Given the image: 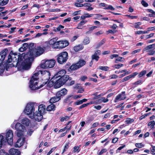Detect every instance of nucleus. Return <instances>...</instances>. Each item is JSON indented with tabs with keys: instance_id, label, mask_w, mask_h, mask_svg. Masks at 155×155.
I'll return each instance as SVG.
<instances>
[{
	"instance_id": "obj_1",
	"label": "nucleus",
	"mask_w": 155,
	"mask_h": 155,
	"mask_svg": "<svg viewBox=\"0 0 155 155\" xmlns=\"http://www.w3.org/2000/svg\"><path fill=\"white\" fill-rule=\"evenodd\" d=\"M49 71L46 70L39 71L35 73L31 77L29 87L32 91H35L42 87L47 84L50 78Z\"/></svg>"
},
{
	"instance_id": "obj_2",
	"label": "nucleus",
	"mask_w": 155,
	"mask_h": 155,
	"mask_svg": "<svg viewBox=\"0 0 155 155\" xmlns=\"http://www.w3.org/2000/svg\"><path fill=\"white\" fill-rule=\"evenodd\" d=\"M33 60L31 56L26 57L23 54L18 55L16 54L13 57L9 54L7 62L8 63L12 62V66L17 67L19 70H28L30 68L31 65V61Z\"/></svg>"
},
{
	"instance_id": "obj_3",
	"label": "nucleus",
	"mask_w": 155,
	"mask_h": 155,
	"mask_svg": "<svg viewBox=\"0 0 155 155\" xmlns=\"http://www.w3.org/2000/svg\"><path fill=\"white\" fill-rule=\"evenodd\" d=\"M2 134L5 136L0 135V149L3 145L8 142L10 145H12L13 143V133L12 130H9L5 133Z\"/></svg>"
},
{
	"instance_id": "obj_4",
	"label": "nucleus",
	"mask_w": 155,
	"mask_h": 155,
	"mask_svg": "<svg viewBox=\"0 0 155 155\" xmlns=\"http://www.w3.org/2000/svg\"><path fill=\"white\" fill-rule=\"evenodd\" d=\"M45 51L44 49L41 46H37L35 48L30 51L29 56L31 57L32 60L34 58V56L36 57L39 56L42 54Z\"/></svg>"
},
{
	"instance_id": "obj_5",
	"label": "nucleus",
	"mask_w": 155,
	"mask_h": 155,
	"mask_svg": "<svg viewBox=\"0 0 155 155\" xmlns=\"http://www.w3.org/2000/svg\"><path fill=\"white\" fill-rule=\"evenodd\" d=\"M38 106V104L35 103H28L24 110V113L28 115L34 113L35 109Z\"/></svg>"
},
{
	"instance_id": "obj_6",
	"label": "nucleus",
	"mask_w": 155,
	"mask_h": 155,
	"mask_svg": "<svg viewBox=\"0 0 155 155\" xmlns=\"http://www.w3.org/2000/svg\"><path fill=\"white\" fill-rule=\"evenodd\" d=\"M58 62L61 64L66 62L68 58V54L66 51H63L57 56Z\"/></svg>"
},
{
	"instance_id": "obj_7",
	"label": "nucleus",
	"mask_w": 155,
	"mask_h": 155,
	"mask_svg": "<svg viewBox=\"0 0 155 155\" xmlns=\"http://www.w3.org/2000/svg\"><path fill=\"white\" fill-rule=\"evenodd\" d=\"M86 64V61L84 59H80L76 63L71 65L69 69L71 70H76L83 66Z\"/></svg>"
},
{
	"instance_id": "obj_8",
	"label": "nucleus",
	"mask_w": 155,
	"mask_h": 155,
	"mask_svg": "<svg viewBox=\"0 0 155 155\" xmlns=\"http://www.w3.org/2000/svg\"><path fill=\"white\" fill-rule=\"evenodd\" d=\"M55 62V61L54 59L47 60L41 64V67L43 68H51L54 67Z\"/></svg>"
},
{
	"instance_id": "obj_9",
	"label": "nucleus",
	"mask_w": 155,
	"mask_h": 155,
	"mask_svg": "<svg viewBox=\"0 0 155 155\" xmlns=\"http://www.w3.org/2000/svg\"><path fill=\"white\" fill-rule=\"evenodd\" d=\"M64 82L67 86H71L73 85L75 83V81L72 80V78L68 75L63 76Z\"/></svg>"
},
{
	"instance_id": "obj_10",
	"label": "nucleus",
	"mask_w": 155,
	"mask_h": 155,
	"mask_svg": "<svg viewBox=\"0 0 155 155\" xmlns=\"http://www.w3.org/2000/svg\"><path fill=\"white\" fill-rule=\"evenodd\" d=\"M69 44L67 40L58 41L56 43V48H63L68 46Z\"/></svg>"
},
{
	"instance_id": "obj_11",
	"label": "nucleus",
	"mask_w": 155,
	"mask_h": 155,
	"mask_svg": "<svg viewBox=\"0 0 155 155\" xmlns=\"http://www.w3.org/2000/svg\"><path fill=\"white\" fill-rule=\"evenodd\" d=\"M63 78V76L60 77L57 80L55 81L54 87L55 88H58L64 84Z\"/></svg>"
},
{
	"instance_id": "obj_12",
	"label": "nucleus",
	"mask_w": 155,
	"mask_h": 155,
	"mask_svg": "<svg viewBox=\"0 0 155 155\" xmlns=\"http://www.w3.org/2000/svg\"><path fill=\"white\" fill-rule=\"evenodd\" d=\"M43 114L39 112H37L36 111L35 112L33 113V115L32 116L36 121L38 122L41 121L43 118Z\"/></svg>"
},
{
	"instance_id": "obj_13",
	"label": "nucleus",
	"mask_w": 155,
	"mask_h": 155,
	"mask_svg": "<svg viewBox=\"0 0 155 155\" xmlns=\"http://www.w3.org/2000/svg\"><path fill=\"white\" fill-rule=\"evenodd\" d=\"M25 137L19 138L15 143V147H20L22 146L25 142Z\"/></svg>"
},
{
	"instance_id": "obj_14",
	"label": "nucleus",
	"mask_w": 155,
	"mask_h": 155,
	"mask_svg": "<svg viewBox=\"0 0 155 155\" xmlns=\"http://www.w3.org/2000/svg\"><path fill=\"white\" fill-rule=\"evenodd\" d=\"M126 97L125 91H122L121 93L119 94L116 96L114 101L115 103H116L118 100H124L126 98Z\"/></svg>"
},
{
	"instance_id": "obj_15",
	"label": "nucleus",
	"mask_w": 155,
	"mask_h": 155,
	"mask_svg": "<svg viewBox=\"0 0 155 155\" xmlns=\"http://www.w3.org/2000/svg\"><path fill=\"white\" fill-rule=\"evenodd\" d=\"M8 52V50L6 48L0 52V62L2 63L3 62Z\"/></svg>"
},
{
	"instance_id": "obj_16",
	"label": "nucleus",
	"mask_w": 155,
	"mask_h": 155,
	"mask_svg": "<svg viewBox=\"0 0 155 155\" xmlns=\"http://www.w3.org/2000/svg\"><path fill=\"white\" fill-rule=\"evenodd\" d=\"M67 90L65 88H64L58 91L56 93L57 94V95L59 96L61 99V97L67 94Z\"/></svg>"
},
{
	"instance_id": "obj_17",
	"label": "nucleus",
	"mask_w": 155,
	"mask_h": 155,
	"mask_svg": "<svg viewBox=\"0 0 155 155\" xmlns=\"http://www.w3.org/2000/svg\"><path fill=\"white\" fill-rule=\"evenodd\" d=\"M15 129L17 131H24L25 127L19 123H17L15 125Z\"/></svg>"
},
{
	"instance_id": "obj_18",
	"label": "nucleus",
	"mask_w": 155,
	"mask_h": 155,
	"mask_svg": "<svg viewBox=\"0 0 155 155\" xmlns=\"http://www.w3.org/2000/svg\"><path fill=\"white\" fill-rule=\"evenodd\" d=\"M55 95L56 96L50 98L49 100V102L50 103L53 104L59 101L61 99L60 97L57 95L56 93V94Z\"/></svg>"
},
{
	"instance_id": "obj_19",
	"label": "nucleus",
	"mask_w": 155,
	"mask_h": 155,
	"mask_svg": "<svg viewBox=\"0 0 155 155\" xmlns=\"http://www.w3.org/2000/svg\"><path fill=\"white\" fill-rule=\"evenodd\" d=\"M9 153L11 155H19L21 153L20 151L18 149L13 148L9 150Z\"/></svg>"
},
{
	"instance_id": "obj_20",
	"label": "nucleus",
	"mask_w": 155,
	"mask_h": 155,
	"mask_svg": "<svg viewBox=\"0 0 155 155\" xmlns=\"http://www.w3.org/2000/svg\"><path fill=\"white\" fill-rule=\"evenodd\" d=\"M38 106V112L43 114H44L45 112V106L44 104H41Z\"/></svg>"
},
{
	"instance_id": "obj_21",
	"label": "nucleus",
	"mask_w": 155,
	"mask_h": 155,
	"mask_svg": "<svg viewBox=\"0 0 155 155\" xmlns=\"http://www.w3.org/2000/svg\"><path fill=\"white\" fill-rule=\"evenodd\" d=\"M136 76V72H134L132 74H130L125 78H124L120 81V83H122L129 80L131 78H134Z\"/></svg>"
},
{
	"instance_id": "obj_22",
	"label": "nucleus",
	"mask_w": 155,
	"mask_h": 155,
	"mask_svg": "<svg viewBox=\"0 0 155 155\" xmlns=\"http://www.w3.org/2000/svg\"><path fill=\"white\" fill-rule=\"evenodd\" d=\"M73 99V95H68L64 99V103H68L70 102V104H71L73 101H71Z\"/></svg>"
},
{
	"instance_id": "obj_23",
	"label": "nucleus",
	"mask_w": 155,
	"mask_h": 155,
	"mask_svg": "<svg viewBox=\"0 0 155 155\" xmlns=\"http://www.w3.org/2000/svg\"><path fill=\"white\" fill-rule=\"evenodd\" d=\"M21 123L26 126H28L30 123V121L28 118L25 117L21 120Z\"/></svg>"
},
{
	"instance_id": "obj_24",
	"label": "nucleus",
	"mask_w": 155,
	"mask_h": 155,
	"mask_svg": "<svg viewBox=\"0 0 155 155\" xmlns=\"http://www.w3.org/2000/svg\"><path fill=\"white\" fill-rule=\"evenodd\" d=\"M84 48V46L82 45L79 44L78 45L75 46L74 47V49L75 52H78Z\"/></svg>"
},
{
	"instance_id": "obj_25",
	"label": "nucleus",
	"mask_w": 155,
	"mask_h": 155,
	"mask_svg": "<svg viewBox=\"0 0 155 155\" xmlns=\"http://www.w3.org/2000/svg\"><path fill=\"white\" fill-rule=\"evenodd\" d=\"M58 39V38H54L51 39L48 42V44L50 45H55L56 46L57 41Z\"/></svg>"
},
{
	"instance_id": "obj_26",
	"label": "nucleus",
	"mask_w": 155,
	"mask_h": 155,
	"mask_svg": "<svg viewBox=\"0 0 155 155\" xmlns=\"http://www.w3.org/2000/svg\"><path fill=\"white\" fill-rule=\"evenodd\" d=\"M54 78H55V76H54L52 77V78L51 79V80L48 81L47 82V86L50 87H51L53 85H54V82H55V81H54Z\"/></svg>"
},
{
	"instance_id": "obj_27",
	"label": "nucleus",
	"mask_w": 155,
	"mask_h": 155,
	"mask_svg": "<svg viewBox=\"0 0 155 155\" xmlns=\"http://www.w3.org/2000/svg\"><path fill=\"white\" fill-rule=\"evenodd\" d=\"M55 106L53 104H51L50 105L48 106L46 110L48 111H50L52 110H55Z\"/></svg>"
},
{
	"instance_id": "obj_28",
	"label": "nucleus",
	"mask_w": 155,
	"mask_h": 155,
	"mask_svg": "<svg viewBox=\"0 0 155 155\" xmlns=\"http://www.w3.org/2000/svg\"><path fill=\"white\" fill-rule=\"evenodd\" d=\"M87 21L82 20L80 23H79L78 25V26L76 28L79 29H81L82 28V26L83 25H84L86 22Z\"/></svg>"
},
{
	"instance_id": "obj_29",
	"label": "nucleus",
	"mask_w": 155,
	"mask_h": 155,
	"mask_svg": "<svg viewBox=\"0 0 155 155\" xmlns=\"http://www.w3.org/2000/svg\"><path fill=\"white\" fill-rule=\"evenodd\" d=\"M97 28V26H93L90 27L89 29V30L86 32V34H89L91 33L92 32L93 30Z\"/></svg>"
},
{
	"instance_id": "obj_30",
	"label": "nucleus",
	"mask_w": 155,
	"mask_h": 155,
	"mask_svg": "<svg viewBox=\"0 0 155 155\" xmlns=\"http://www.w3.org/2000/svg\"><path fill=\"white\" fill-rule=\"evenodd\" d=\"M109 100L107 98H105L104 97H101L100 99L97 100L98 103H101L103 101L104 103H106Z\"/></svg>"
},
{
	"instance_id": "obj_31",
	"label": "nucleus",
	"mask_w": 155,
	"mask_h": 155,
	"mask_svg": "<svg viewBox=\"0 0 155 155\" xmlns=\"http://www.w3.org/2000/svg\"><path fill=\"white\" fill-rule=\"evenodd\" d=\"M155 48V44H153L147 46L145 48L146 51L148 50L151 49H154Z\"/></svg>"
},
{
	"instance_id": "obj_32",
	"label": "nucleus",
	"mask_w": 155,
	"mask_h": 155,
	"mask_svg": "<svg viewBox=\"0 0 155 155\" xmlns=\"http://www.w3.org/2000/svg\"><path fill=\"white\" fill-rule=\"evenodd\" d=\"M71 63L69 62H68L66 64V65L65 66V68L67 70V71L70 72H71L72 71H74L75 70H71L69 69V68L71 66Z\"/></svg>"
},
{
	"instance_id": "obj_33",
	"label": "nucleus",
	"mask_w": 155,
	"mask_h": 155,
	"mask_svg": "<svg viewBox=\"0 0 155 155\" xmlns=\"http://www.w3.org/2000/svg\"><path fill=\"white\" fill-rule=\"evenodd\" d=\"M98 69L101 70L102 71H107L109 70V67L107 66H99L98 68Z\"/></svg>"
},
{
	"instance_id": "obj_34",
	"label": "nucleus",
	"mask_w": 155,
	"mask_h": 155,
	"mask_svg": "<svg viewBox=\"0 0 155 155\" xmlns=\"http://www.w3.org/2000/svg\"><path fill=\"white\" fill-rule=\"evenodd\" d=\"M66 72L65 70L63 69L59 71L58 74H59V76L61 77L62 76H64V74L66 73Z\"/></svg>"
},
{
	"instance_id": "obj_35",
	"label": "nucleus",
	"mask_w": 155,
	"mask_h": 155,
	"mask_svg": "<svg viewBox=\"0 0 155 155\" xmlns=\"http://www.w3.org/2000/svg\"><path fill=\"white\" fill-rule=\"evenodd\" d=\"M9 0H0V5L4 6L6 5L8 2Z\"/></svg>"
},
{
	"instance_id": "obj_36",
	"label": "nucleus",
	"mask_w": 155,
	"mask_h": 155,
	"mask_svg": "<svg viewBox=\"0 0 155 155\" xmlns=\"http://www.w3.org/2000/svg\"><path fill=\"white\" fill-rule=\"evenodd\" d=\"M94 120V117L92 116L88 117L86 120V123H89Z\"/></svg>"
},
{
	"instance_id": "obj_37",
	"label": "nucleus",
	"mask_w": 155,
	"mask_h": 155,
	"mask_svg": "<svg viewBox=\"0 0 155 155\" xmlns=\"http://www.w3.org/2000/svg\"><path fill=\"white\" fill-rule=\"evenodd\" d=\"M69 142L67 143L65 146H64V149H63V151L62 153L61 154H63L66 151V150L68 149L69 148Z\"/></svg>"
},
{
	"instance_id": "obj_38",
	"label": "nucleus",
	"mask_w": 155,
	"mask_h": 155,
	"mask_svg": "<svg viewBox=\"0 0 155 155\" xmlns=\"http://www.w3.org/2000/svg\"><path fill=\"white\" fill-rule=\"evenodd\" d=\"M134 120L133 119H131L130 118H127L125 121V122L127 124H130L134 121Z\"/></svg>"
},
{
	"instance_id": "obj_39",
	"label": "nucleus",
	"mask_w": 155,
	"mask_h": 155,
	"mask_svg": "<svg viewBox=\"0 0 155 155\" xmlns=\"http://www.w3.org/2000/svg\"><path fill=\"white\" fill-rule=\"evenodd\" d=\"M90 41L88 37H87L84 40L83 42V44L84 45H87L88 44L90 43Z\"/></svg>"
},
{
	"instance_id": "obj_40",
	"label": "nucleus",
	"mask_w": 155,
	"mask_h": 155,
	"mask_svg": "<svg viewBox=\"0 0 155 155\" xmlns=\"http://www.w3.org/2000/svg\"><path fill=\"white\" fill-rule=\"evenodd\" d=\"M24 131H18L17 134V136L19 138L23 137L24 136L23 132Z\"/></svg>"
},
{
	"instance_id": "obj_41",
	"label": "nucleus",
	"mask_w": 155,
	"mask_h": 155,
	"mask_svg": "<svg viewBox=\"0 0 155 155\" xmlns=\"http://www.w3.org/2000/svg\"><path fill=\"white\" fill-rule=\"evenodd\" d=\"M104 9H110L111 10H115V8L110 5H107L104 8Z\"/></svg>"
},
{
	"instance_id": "obj_42",
	"label": "nucleus",
	"mask_w": 155,
	"mask_h": 155,
	"mask_svg": "<svg viewBox=\"0 0 155 155\" xmlns=\"http://www.w3.org/2000/svg\"><path fill=\"white\" fill-rule=\"evenodd\" d=\"M34 44L33 43H31L28 45V48L29 50V53H30V51H31L32 50L35 48L36 46L34 47Z\"/></svg>"
},
{
	"instance_id": "obj_43",
	"label": "nucleus",
	"mask_w": 155,
	"mask_h": 155,
	"mask_svg": "<svg viewBox=\"0 0 155 155\" xmlns=\"http://www.w3.org/2000/svg\"><path fill=\"white\" fill-rule=\"evenodd\" d=\"M91 59H92V60H95L96 61H98L100 58V57L99 56H98V55H91Z\"/></svg>"
},
{
	"instance_id": "obj_44",
	"label": "nucleus",
	"mask_w": 155,
	"mask_h": 155,
	"mask_svg": "<svg viewBox=\"0 0 155 155\" xmlns=\"http://www.w3.org/2000/svg\"><path fill=\"white\" fill-rule=\"evenodd\" d=\"M80 147V146H75L73 148V152L75 153L76 152H77L78 153L79 152L80 150L79 149Z\"/></svg>"
},
{
	"instance_id": "obj_45",
	"label": "nucleus",
	"mask_w": 155,
	"mask_h": 155,
	"mask_svg": "<svg viewBox=\"0 0 155 155\" xmlns=\"http://www.w3.org/2000/svg\"><path fill=\"white\" fill-rule=\"evenodd\" d=\"M123 59L124 60V58L121 57H118V58L116 59L115 61L116 63H117L118 61H123Z\"/></svg>"
},
{
	"instance_id": "obj_46",
	"label": "nucleus",
	"mask_w": 155,
	"mask_h": 155,
	"mask_svg": "<svg viewBox=\"0 0 155 155\" xmlns=\"http://www.w3.org/2000/svg\"><path fill=\"white\" fill-rule=\"evenodd\" d=\"M105 39H103L98 44L97 47L98 48L100 47L103 45L104 44V43H105Z\"/></svg>"
},
{
	"instance_id": "obj_47",
	"label": "nucleus",
	"mask_w": 155,
	"mask_h": 155,
	"mask_svg": "<svg viewBox=\"0 0 155 155\" xmlns=\"http://www.w3.org/2000/svg\"><path fill=\"white\" fill-rule=\"evenodd\" d=\"M141 4L143 6L145 7H147L148 6V4L143 0L141 1Z\"/></svg>"
},
{
	"instance_id": "obj_48",
	"label": "nucleus",
	"mask_w": 155,
	"mask_h": 155,
	"mask_svg": "<svg viewBox=\"0 0 155 155\" xmlns=\"http://www.w3.org/2000/svg\"><path fill=\"white\" fill-rule=\"evenodd\" d=\"M124 66V64H115L114 65V68L116 69H119L120 68Z\"/></svg>"
},
{
	"instance_id": "obj_49",
	"label": "nucleus",
	"mask_w": 155,
	"mask_h": 155,
	"mask_svg": "<svg viewBox=\"0 0 155 155\" xmlns=\"http://www.w3.org/2000/svg\"><path fill=\"white\" fill-rule=\"evenodd\" d=\"M0 155H9L8 154L5 152L3 150H0Z\"/></svg>"
},
{
	"instance_id": "obj_50",
	"label": "nucleus",
	"mask_w": 155,
	"mask_h": 155,
	"mask_svg": "<svg viewBox=\"0 0 155 155\" xmlns=\"http://www.w3.org/2000/svg\"><path fill=\"white\" fill-rule=\"evenodd\" d=\"M125 147V145H124L122 146H120L119 148H118V149H117V150H116V153H118L120 152V151H119L120 150H121V149Z\"/></svg>"
},
{
	"instance_id": "obj_51",
	"label": "nucleus",
	"mask_w": 155,
	"mask_h": 155,
	"mask_svg": "<svg viewBox=\"0 0 155 155\" xmlns=\"http://www.w3.org/2000/svg\"><path fill=\"white\" fill-rule=\"evenodd\" d=\"M5 70V68L3 66H0V75L2 74Z\"/></svg>"
},
{
	"instance_id": "obj_52",
	"label": "nucleus",
	"mask_w": 155,
	"mask_h": 155,
	"mask_svg": "<svg viewBox=\"0 0 155 155\" xmlns=\"http://www.w3.org/2000/svg\"><path fill=\"white\" fill-rule=\"evenodd\" d=\"M146 72V71H143L140 72L138 76L140 78L143 76L145 74Z\"/></svg>"
},
{
	"instance_id": "obj_53",
	"label": "nucleus",
	"mask_w": 155,
	"mask_h": 155,
	"mask_svg": "<svg viewBox=\"0 0 155 155\" xmlns=\"http://www.w3.org/2000/svg\"><path fill=\"white\" fill-rule=\"evenodd\" d=\"M81 10H79L74 12L72 14L73 16H75L78 15L80 14Z\"/></svg>"
},
{
	"instance_id": "obj_54",
	"label": "nucleus",
	"mask_w": 155,
	"mask_h": 155,
	"mask_svg": "<svg viewBox=\"0 0 155 155\" xmlns=\"http://www.w3.org/2000/svg\"><path fill=\"white\" fill-rule=\"evenodd\" d=\"M104 31L102 30H100L95 33L94 34L97 36H98L100 35L103 34Z\"/></svg>"
},
{
	"instance_id": "obj_55",
	"label": "nucleus",
	"mask_w": 155,
	"mask_h": 155,
	"mask_svg": "<svg viewBox=\"0 0 155 155\" xmlns=\"http://www.w3.org/2000/svg\"><path fill=\"white\" fill-rule=\"evenodd\" d=\"M24 48V49L25 50L28 48V44L27 43H24L22 45V46Z\"/></svg>"
},
{
	"instance_id": "obj_56",
	"label": "nucleus",
	"mask_w": 155,
	"mask_h": 155,
	"mask_svg": "<svg viewBox=\"0 0 155 155\" xmlns=\"http://www.w3.org/2000/svg\"><path fill=\"white\" fill-rule=\"evenodd\" d=\"M126 17H127L130 19L136 18V16L131 15H125Z\"/></svg>"
},
{
	"instance_id": "obj_57",
	"label": "nucleus",
	"mask_w": 155,
	"mask_h": 155,
	"mask_svg": "<svg viewBox=\"0 0 155 155\" xmlns=\"http://www.w3.org/2000/svg\"><path fill=\"white\" fill-rule=\"evenodd\" d=\"M98 104V102L97 101V100H96V101H90L89 103H86L87 106L89 104Z\"/></svg>"
},
{
	"instance_id": "obj_58",
	"label": "nucleus",
	"mask_w": 155,
	"mask_h": 155,
	"mask_svg": "<svg viewBox=\"0 0 155 155\" xmlns=\"http://www.w3.org/2000/svg\"><path fill=\"white\" fill-rule=\"evenodd\" d=\"M110 79H116L118 78V76L115 74H113L110 76Z\"/></svg>"
},
{
	"instance_id": "obj_59",
	"label": "nucleus",
	"mask_w": 155,
	"mask_h": 155,
	"mask_svg": "<svg viewBox=\"0 0 155 155\" xmlns=\"http://www.w3.org/2000/svg\"><path fill=\"white\" fill-rule=\"evenodd\" d=\"M56 147H54L52 148L47 153V155H50L56 149Z\"/></svg>"
},
{
	"instance_id": "obj_60",
	"label": "nucleus",
	"mask_w": 155,
	"mask_h": 155,
	"mask_svg": "<svg viewBox=\"0 0 155 155\" xmlns=\"http://www.w3.org/2000/svg\"><path fill=\"white\" fill-rule=\"evenodd\" d=\"M83 103L82 102V101L81 100H78L77 101L75 102L74 103V104L75 105H80L82 104Z\"/></svg>"
},
{
	"instance_id": "obj_61",
	"label": "nucleus",
	"mask_w": 155,
	"mask_h": 155,
	"mask_svg": "<svg viewBox=\"0 0 155 155\" xmlns=\"http://www.w3.org/2000/svg\"><path fill=\"white\" fill-rule=\"evenodd\" d=\"M34 130L33 129H29L27 132V134L29 136H31Z\"/></svg>"
},
{
	"instance_id": "obj_62",
	"label": "nucleus",
	"mask_w": 155,
	"mask_h": 155,
	"mask_svg": "<svg viewBox=\"0 0 155 155\" xmlns=\"http://www.w3.org/2000/svg\"><path fill=\"white\" fill-rule=\"evenodd\" d=\"M107 151V150L106 149L104 148L102 149L101 151L99 153L100 155H101L104 153H106Z\"/></svg>"
},
{
	"instance_id": "obj_63",
	"label": "nucleus",
	"mask_w": 155,
	"mask_h": 155,
	"mask_svg": "<svg viewBox=\"0 0 155 155\" xmlns=\"http://www.w3.org/2000/svg\"><path fill=\"white\" fill-rule=\"evenodd\" d=\"M89 81H92L95 83H96L97 81V79L93 78H89Z\"/></svg>"
},
{
	"instance_id": "obj_64",
	"label": "nucleus",
	"mask_w": 155,
	"mask_h": 155,
	"mask_svg": "<svg viewBox=\"0 0 155 155\" xmlns=\"http://www.w3.org/2000/svg\"><path fill=\"white\" fill-rule=\"evenodd\" d=\"M155 125V121L154 120H152L151 122L148 123V126H154Z\"/></svg>"
}]
</instances>
